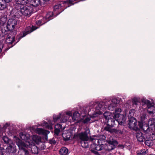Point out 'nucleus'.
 Segmentation results:
<instances>
[{
    "label": "nucleus",
    "mask_w": 155,
    "mask_h": 155,
    "mask_svg": "<svg viewBox=\"0 0 155 155\" xmlns=\"http://www.w3.org/2000/svg\"><path fill=\"white\" fill-rule=\"evenodd\" d=\"M37 28L33 26H32V28L30 26L27 27L26 28L25 31L23 32V35L21 36V37L22 38L25 37L26 35L31 32Z\"/></svg>",
    "instance_id": "nucleus-19"
},
{
    "label": "nucleus",
    "mask_w": 155,
    "mask_h": 155,
    "mask_svg": "<svg viewBox=\"0 0 155 155\" xmlns=\"http://www.w3.org/2000/svg\"><path fill=\"white\" fill-rule=\"evenodd\" d=\"M105 102H101L98 104L96 107V112L92 115L93 117H96L100 114L105 110L107 107Z\"/></svg>",
    "instance_id": "nucleus-4"
},
{
    "label": "nucleus",
    "mask_w": 155,
    "mask_h": 155,
    "mask_svg": "<svg viewBox=\"0 0 155 155\" xmlns=\"http://www.w3.org/2000/svg\"><path fill=\"white\" fill-rule=\"evenodd\" d=\"M73 0H66L62 2L61 4H59L57 5H55L54 7V11H56L60 9L61 8L62 6L61 5L63 4L64 6H66V7L70 6L71 5H73L74 3H72Z\"/></svg>",
    "instance_id": "nucleus-11"
},
{
    "label": "nucleus",
    "mask_w": 155,
    "mask_h": 155,
    "mask_svg": "<svg viewBox=\"0 0 155 155\" xmlns=\"http://www.w3.org/2000/svg\"><path fill=\"white\" fill-rule=\"evenodd\" d=\"M129 127L132 130L137 131L138 128L136 120L134 117L130 118L129 120Z\"/></svg>",
    "instance_id": "nucleus-10"
},
{
    "label": "nucleus",
    "mask_w": 155,
    "mask_h": 155,
    "mask_svg": "<svg viewBox=\"0 0 155 155\" xmlns=\"http://www.w3.org/2000/svg\"><path fill=\"white\" fill-rule=\"evenodd\" d=\"M148 153V150L147 149H142L137 151V155H145Z\"/></svg>",
    "instance_id": "nucleus-31"
},
{
    "label": "nucleus",
    "mask_w": 155,
    "mask_h": 155,
    "mask_svg": "<svg viewBox=\"0 0 155 155\" xmlns=\"http://www.w3.org/2000/svg\"><path fill=\"white\" fill-rule=\"evenodd\" d=\"M105 140L104 139L102 140L101 139H97L95 140V143H97V144L101 145H103L104 144L103 143L104 142Z\"/></svg>",
    "instance_id": "nucleus-37"
},
{
    "label": "nucleus",
    "mask_w": 155,
    "mask_h": 155,
    "mask_svg": "<svg viewBox=\"0 0 155 155\" xmlns=\"http://www.w3.org/2000/svg\"><path fill=\"white\" fill-rule=\"evenodd\" d=\"M91 152H92L93 153H94L95 154H97V153H98L96 151H95L94 150H93L91 149Z\"/></svg>",
    "instance_id": "nucleus-49"
},
{
    "label": "nucleus",
    "mask_w": 155,
    "mask_h": 155,
    "mask_svg": "<svg viewBox=\"0 0 155 155\" xmlns=\"http://www.w3.org/2000/svg\"><path fill=\"white\" fill-rule=\"evenodd\" d=\"M132 102L134 104H137L138 102V100L137 98L134 97L133 99Z\"/></svg>",
    "instance_id": "nucleus-42"
},
{
    "label": "nucleus",
    "mask_w": 155,
    "mask_h": 155,
    "mask_svg": "<svg viewBox=\"0 0 155 155\" xmlns=\"http://www.w3.org/2000/svg\"><path fill=\"white\" fill-rule=\"evenodd\" d=\"M25 153H26L28 152V151L27 150H25Z\"/></svg>",
    "instance_id": "nucleus-54"
},
{
    "label": "nucleus",
    "mask_w": 155,
    "mask_h": 155,
    "mask_svg": "<svg viewBox=\"0 0 155 155\" xmlns=\"http://www.w3.org/2000/svg\"><path fill=\"white\" fill-rule=\"evenodd\" d=\"M91 148L97 150H101L104 148L103 145H99L97 144L96 143H93L91 145Z\"/></svg>",
    "instance_id": "nucleus-22"
},
{
    "label": "nucleus",
    "mask_w": 155,
    "mask_h": 155,
    "mask_svg": "<svg viewBox=\"0 0 155 155\" xmlns=\"http://www.w3.org/2000/svg\"><path fill=\"white\" fill-rule=\"evenodd\" d=\"M36 23L38 25H40L41 23V21H38L36 22Z\"/></svg>",
    "instance_id": "nucleus-50"
},
{
    "label": "nucleus",
    "mask_w": 155,
    "mask_h": 155,
    "mask_svg": "<svg viewBox=\"0 0 155 155\" xmlns=\"http://www.w3.org/2000/svg\"><path fill=\"white\" fill-rule=\"evenodd\" d=\"M148 124L151 128L155 127V118L150 119L148 122Z\"/></svg>",
    "instance_id": "nucleus-32"
},
{
    "label": "nucleus",
    "mask_w": 155,
    "mask_h": 155,
    "mask_svg": "<svg viewBox=\"0 0 155 155\" xmlns=\"http://www.w3.org/2000/svg\"><path fill=\"white\" fill-rule=\"evenodd\" d=\"M149 139L152 141L153 140L155 139V135L153 134H152V135H150L149 137Z\"/></svg>",
    "instance_id": "nucleus-43"
},
{
    "label": "nucleus",
    "mask_w": 155,
    "mask_h": 155,
    "mask_svg": "<svg viewBox=\"0 0 155 155\" xmlns=\"http://www.w3.org/2000/svg\"><path fill=\"white\" fill-rule=\"evenodd\" d=\"M18 23V21L16 19H10L8 21L7 25L6 26V28L7 30L12 31L16 28Z\"/></svg>",
    "instance_id": "nucleus-7"
},
{
    "label": "nucleus",
    "mask_w": 155,
    "mask_h": 155,
    "mask_svg": "<svg viewBox=\"0 0 155 155\" xmlns=\"http://www.w3.org/2000/svg\"><path fill=\"white\" fill-rule=\"evenodd\" d=\"M142 101L143 109H147L148 113L150 114H153L154 113V107L153 106V104L152 102L151 103L149 100L145 99H143Z\"/></svg>",
    "instance_id": "nucleus-3"
},
{
    "label": "nucleus",
    "mask_w": 155,
    "mask_h": 155,
    "mask_svg": "<svg viewBox=\"0 0 155 155\" xmlns=\"http://www.w3.org/2000/svg\"><path fill=\"white\" fill-rule=\"evenodd\" d=\"M149 155H155V154H154L153 153H152V154H150Z\"/></svg>",
    "instance_id": "nucleus-53"
},
{
    "label": "nucleus",
    "mask_w": 155,
    "mask_h": 155,
    "mask_svg": "<svg viewBox=\"0 0 155 155\" xmlns=\"http://www.w3.org/2000/svg\"><path fill=\"white\" fill-rule=\"evenodd\" d=\"M115 111L114 112V113L115 115L114 117H119V116L121 114L119 115V114L120 113L121 111V110L120 108H117L115 109Z\"/></svg>",
    "instance_id": "nucleus-34"
},
{
    "label": "nucleus",
    "mask_w": 155,
    "mask_h": 155,
    "mask_svg": "<svg viewBox=\"0 0 155 155\" xmlns=\"http://www.w3.org/2000/svg\"><path fill=\"white\" fill-rule=\"evenodd\" d=\"M2 139L4 142L7 144H9L10 141H12L11 140L9 139L8 137L5 136H4L2 137Z\"/></svg>",
    "instance_id": "nucleus-36"
},
{
    "label": "nucleus",
    "mask_w": 155,
    "mask_h": 155,
    "mask_svg": "<svg viewBox=\"0 0 155 155\" xmlns=\"http://www.w3.org/2000/svg\"><path fill=\"white\" fill-rule=\"evenodd\" d=\"M62 12V11H60V12H59L58 11V12H59V13H60L61 12Z\"/></svg>",
    "instance_id": "nucleus-55"
},
{
    "label": "nucleus",
    "mask_w": 155,
    "mask_h": 155,
    "mask_svg": "<svg viewBox=\"0 0 155 155\" xmlns=\"http://www.w3.org/2000/svg\"><path fill=\"white\" fill-rule=\"evenodd\" d=\"M44 1H45V2H46V1H48L49 0H43Z\"/></svg>",
    "instance_id": "nucleus-52"
},
{
    "label": "nucleus",
    "mask_w": 155,
    "mask_h": 155,
    "mask_svg": "<svg viewBox=\"0 0 155 155\" xmlns=\"http://www.w3.org/2000/svg\"><path fill=\"white\" fill-rule=\"evenodd\" d=\"M53 124L52 123L51 120H49L48 121V123L43 121L41 124V125L42 126L45 127L46 128L49 129H52V125Z\"/></svg>",
    "instance_id": "nucleus-21"
},
{
    "label": "nucleus",
    "mask_w": 155,
    "mask_h": 155,
    "mask_svg": "<svg viewBox=\"0 0 155 155\" xmlns=\"http://www.w3.org/2000/svg\"><path fill=\"white\" fill-rule=\"evenodd\" d=\"M64 129V128H63V129L62 128V126L60 124H57L55 126L54 130L55 134L57 135H58L59 133L61 132V131H62Z\"/></svg>",
    "instance_id": "nucleus-23"
},
{
    "label": "nucleus",
    "mask_w": 155,
    "mask_h": 155,
    "mask_svg": "<svg viewBox=\"0 0 155 155\" xmlns=\"http://www.w3.org/2000/svg\"><path fill=\"white\" fill-rule=\"evenodd\" d=\"M45 148V146L44 144H42L41 146V150H44Z\"/></svg>",
    "instance_id": "nucleus-48"
},
{
    "label": "nucleus",
    "mask_w": 155,
    "mask_h": 155,
    "mask_svg": "<svg viewBox=\"0 0 155 155\" xmlns=\"http://www.w3.org/2000/svg\"><path fill=\"white\" fill-rule=\"evenodd\" d=\"M41 3L40 0H29V4L34 6H37Z\"/></svg>",
    "instance_id": "nucleus-25"
},
{
    "label": "nucleus",
    "mask_w": 155,
    "mask_h": 155,
    "mask_svg": "<svg viewBox=\"0 0 155 155\" xmlns=\"http://www.w3.org/2000/svg\"><path fill=\"white\" fill-rule=\"evenodd\" d=\"M150 126L147 125V124L143 125L142 129L144 132H148L149 130V126Z\"/></svg>",
    "instance_id": "nucleus-38"
},
{
    "label": "nucleus",
    "mask_w": 155,
    "mask_h": 155,
    "mask_svg": "<svg viewBox=\"0 0 155 155\" xmlns=\"http://www.w3.org/2000/svg\"><path fill=\"white\" fill-rule=\"evenodd\" d=\"M6 18L5 17H2L0 19V25L1 26H5L7 25L6 24Z\"/></svg>",
    "instance_id": "nucleus-33"
},
{
    "label": "nucleus",
    "mask_w": 155,
    "mask_h": 155,
    "mask_svg": "<svg viewBox=\"0 0 155 155\" xmlns=\"http://www.w3.org/2000/svg\"><path fill=\"white\" fill-rule=\"evenodd\" d=\"M28 144H27V145L24 143H23L21 141L18 140L17 142V144L18 147L21 150H24L25 147H29L31 148V151L32 153L37 154L38 153V150L37 147L35 145V144L33 141H31V143L29 141L26 142Z\"/></svg>",
    "instance_id": "nucleus-2"
},
{
    "label": "nucleus",
    "mask_w": 155,
    "mask_h": 155,
    "mask_svg": "<svg viewBox=\"0 0 155 155\" xmlns=\"http://www.w3.org/2000/svg\"><path fill=\"white\" fill-rule=\"evenodd\" d=\"M112 123L114 124L113 125H111L109 123H107L104 128V130L111 133L122 134V132L121 130L112 128V127L116 125V123L112 122Z\"/></svg>",
    "instance_id": "nucleus-8"
},
{
    "label": "nucleus",
    "mask_w": 155,
    "mask_h": 155,
    "mask_svg": "<svg viewBox=\"0 0 155 155\" xmlns=\"http://www.w3.org/2000/svg\"><path fill=\"white\" fill-rule=\"evenodd\" d=\"M28 2V0H15V9L19 8L21 6H24V5L27 4Z\"/></svg>",
    "instance_id": "nucleus-14"
},
{
    "label": "nucleus",
    "mask_w": 155,
    "mask_h": 155,
    "mask_svg": "<svg viewBox=\"0 0 155 155\" xmlns=\"http://www.w3.org/2000/svg\"><path fill=\"white\" fill-rule=\"evenodd\" d=\"M80 114L78 112L76 111L73 113L72 116V120L75 123H80Z\"/></svg>",
    "instance_id": "nucleus-17"
},
{
    "label": "nucleus",
    "mask_w": 155,
    "mask_h": 155,
    "mask_svg": "<svg viewBox=\"0 0 155 155\" xmlns=\"http://www.w3.org/2000/svg\"><path fill=\"white\" fill-rule=\"evenodd\" d=\"M145 144L146 145H147L148 146H151L153 144V141L152 140H151L150 139L149 140H147L145 141Z\"/></svg>",
    "instance_id": "nucleus-39"
},
{
    "label": "nucleus",
    "mask_w": 155,
    "mask_h": 155,
    "mask_svg": "<svg viewBox=\"0 0 155 155\" xmlns=\"http://www.w3.org/2000/svg\"><path fill=\"white\" fill-rule=\"evenodd\" d=\"M126 111H125V115H126Z\"/></svg>",
    "instance_id": "nucleus-56"
},
{
    "label": "nucleus",
    "mask_w": 155,
    "mask_h": 155,
    "mask_svg": "<svg viewBox=\"0 0 155 155\" xmlns=\"http://www.w3.org/2000/svg\"><path fill=\"white\" fill-rule=\"evenodd\" d=\"M63 137L66 140H69L70 137V135H68V136H67L66 134H63Z\"/></svg>",
    "instance_id": "nucleus-44"
},
{
    "label": "nucleus",
    "mask_w": 155,
    "mask_h": 155,
    "mask_svg": "<svg viewBox=\"0 0 155 155\" xmlns=\"http://www.w3.org/2000/svg\"><path fill=\"white\" fill-rule=\"evenodd\" d=\"M108 143L110 145V146H111V148H110V149H113L115 145L117 144V141L115 140L112 139L111 140H109L108 141Z\"/></svg>",
    "instance_id": "nucleus-27"
},
{
    "label": "nucleus",
    "mask_w": 155,
    "mask_h": 155,
    "mask_svg": "<svg viewBox=\"0 0 155 155\" xmlns=\"http://www.w3.org/2000/svg\"><path fill=\"white\" fill-rule=\"evenodd\" d=\"M49 142L50 143L53 144H55L56 143V141L53 139L50 140Z\"/></svg>",
    "instance_id": "nucleus-45"
},
{
    "label": "nucleus",
    "mask_w": 155,
    "mask_h": 155,
    "mask_svg": "<svg viewBox=\"0 0 155 155\" xmlns=\"http://www.w3.org/2000/svg\"><path fill=\"white\" fill-rule=\"evenodd\" d=\"M92 116L91 117H86L84 118H81L80 120V123H83L84 124H87L91 120V118H93Z\"/></svg>",
    "instance_id": "nucleus-29"
},
{
    "label": "nucleus",
    "mask_w": 155,
    "mask_h": 155,
    "mask_svg": "<svg viewBox=\"0 0 155 155\" xmlns=\"http://www.w3.org/2000/svg\"><path fill=\"white\" fill-rule=\"evenodd\" d=\"M104 116L106 119V123H109L111 125H113L114 124L112 122H117V121H115V117L110 112H105L104 114Z\"/></svg>",
    "instance_id": "nucleus-6"
},
{
    "label": "nucleus",
    "mask_w": 155,
    "mask_h": 155,
    "mask_svg": "<svg viewBox=\"0 0 155 155\" xmlns=\"http://www.w3.org/2000/svg\"><path fill=\"white\" fill-rule=\"evenodd\" d=\"M106 105H108V109L110 111H112L116 109L119 103V100L117 98H114L111 100L105 102Z\"/></svg>",
    "instance_id": "nucleus-5"
},
{
    "label": "nucleus",
    "mask_w": 155,
    "mask_h": 155,
    "mask_svg": "<svg viewBox=\"0 0 155 155\" xmlns=\"http://www.w3.org/2000/svg\"><path fill=\"white\" fill-rule=\"evenodd\" d=\"M9 146L6 149V151L8 153H13L16 152L15 146L13 142L10 141Z\"/></svg>",
    "instance_id": "nucleus-13"
},
{
    "label": "nucleus",
    "mask_w": 155,
    "mask_h": 155,
    "mask_svg": "<svg viewBox=\"0 0 155 155\" xmlns=\"http://www.w3.org/2000/svg\"><path fill=\"white\" fill-rule=\"evenodd\" d=\"M15 16L16 18H19L22 15L29 16L32 12V8L28 5L21 6L19 8L15 9Z\"/></svg>",
    "instance_id": "nucleus-1"
},
{
    "label": "nucleus",
    "mask_w": 155,
    "mask_h": 155,
    "mask_svg": "<svg viewBox=\"0 0 155 155\" xmlns=\"http://www.w3.org/2000/svg\"><path fill=\"white\" fill-rule=\"evenodd\" d=\"M118 117V119L115 118V121L117 122V123H116V125L117 124L121 125H123L125 123L126 119L123 115H120Z\"/></svg>",
    "instance_id": "nucleus-16"
},
{
    "label": "nucleus",
    "mask_w": 155,
    "mask_h": 155,
    "mask_svg": "<svg viewBox=\"0 0 155 155\" xmlns=\"http://www.w3.org/2000/svg\"><path fill=\"white\" fill-rule=\"evenodd\" d=\"M2 149H3L2 148H1V147L0 148V150H1V151L2 150Z\"/></svg>",
    "instance_id": "nucleus-51"
},
{
    "label": "nucleus",
    "mask_w": 155,
    "mask_h": 155,
    "mask_svg": "<svg viewBox=\"0 0 155 155\" xmlns=\"http://www.w3.org/2000/svg\"><path fill=\"white\" fill-rule=\"evenodd\" d=\"M32 141L36 143H38L40 141H41L40 137L37 135H34L32 137ZM32 141V140H31Z\"/></svg>",
    "instance_id": "nucleus-30"
},
{
    "label": "nucleus",
    "mask_w": 155,
    "mask_h": 155,
    "mask_svg": "<svg viewBox=\"0 0 155 155\" xmlns=\"http://www.w3.org/2000/svg\"><path fill=\"white\" fill-rule=\"evenodd\" d=\"M59 115H54L53 116V120L54 122L58 121L60 119V121L61 122L64 123L66 122L68 120V117L67 115L65 114H62V113H60Z\"/></svg>",
    "instance_id": "nucleus-9"
},
{
    "label": "nucleus",
    "mask_w": 155,
    "mask_h": 155,
    "mask_svg": "<svg viewBox=\"0 0 155 155\" xmlns=\"http://www.w3.org/2000/svg\"><path fill=\"white\" fill-rule=\"evenodd\" d=\"M65 114L66 115H68L70 116H72V112L70 111H67Z\"/></svg>",
    "instance_id": "nucleus-46"
},
{
    "label": "nucleus",
    "mask_w": 155,
    "mask_h": 155,
    "mask_svg": "<svg viewBox=\"0 0 155 155\" xmlns=\"http://www.w3.org/2000/svg\"><path fill=\"white\" fill-rule=\"evenodd\" d=\"M139 126L141 129H142L143 125L142 122H139L138 124Z\"/></svg>",
    "instance_id": "nucleus-47"
},
{
    "label": "nucleus",
    "mask_w": 155,
    "mask_h": 155,
    "mask_svg": "<svg viewBox=\"0 0 155 155\" xmlns=\"http://www.w3.org/2000/svg\"><path fill=\"white\" fill-rule=\"evenodd\" d=\"M15 41L14 36H12L11 34H9L7 35L6 40V42L9 44H12Z\"/></svg>",
    "instance_id": "nucleus-26"
},
{
    "label": "nucleus",
    "mask_w": 155,
    "mask_h": 155,
    "mask_svg": "<svg viewBox=\"0 0 155 155\" xmlns=\"http://www.w3.org/2000/svg\"><path fill=\"white\" fill-rule=\"evenodd\" d=\"M35 131L36 133L39 134H42L43 135H47L50 133L49 131L45 130L42 128H36Z\"/></svg>",
    "instance_id": "nucleus-20"
},
{
    "label": "nucleus",
    "mask_w": 155,
    "mask_h": 155,
    "mask_svg": "<svg viewBox=\"0 0 155 155\" xmlns=\"http://www.w3.org/2000/svg\"><path fill=\"white\" fill-rule=\"evenodd\" d=\"M19 136L21 139L25 141V143H24V142H23L22 140L21 141L23 143H25L26 145L27 143L28 144V143H26L27 141L28 142L29 141V142H30L31 143V141H32L31 140H30L29 139L30 137V135L28 134H26L24 132H21L19 134ZM18 140L21 141V140H20V139H18V140H17L16 142H17L18 141Z\"/></svg>",
    "instance_id": "nucleus-12"
},
{
    "label": "nucleus",
    "mask_w": 155,
    "mask_h": 155,
    "mask_svg": "<svg viewBox=\"0 0 155 155\" xmlns=\"http://www.w3.org/2000/svg\"><path fill=\"white\" fill-rule=\"evenodd\" d=\"M87 141L82 140L81 142V146L84 148H86L88 147V145L87 142Z\"/></svg>",
    "instance_id": "nucleus-40"
},
{
    "label": "nucleus",
    "mask_w": 155,
    "mask_h": 155,
    "mask_svg": "<svg viewBox=\"0 0 155 155\" xmlns=\"http://www.w3.org/2000/svg\"><path fill=\"white\" fill-rule=\"evenodd\" d=\"M135 112V110L134 109H132L130 110L129 112L128 117L131 118L133 117V116L134 115Z\"/></svg>",
    "instance_id": "nucleus-41"
},
{
    "label": "nucleus",
    "mask_w": 155,
    "mask_h": 155,
    "mask_svg": "<svg viewBox=\"0 0 155 155\" xmlns=\"http://www.w3.org/2000/svg\"><path fill=\"white\" fill-rule=\"evenodd\" d=\"M59 152L60 154L61 155H67L68 150L66 147H63L60 149Z\"/></svg>",
    "instance_id": "nucleus-28"
},
{
    "label": "nucleus",
    "mask_w": 155,
    "mask_h": 155,
    "mask_svg": "<svg viewBox=\"0 0 155 155\" xmlns=\"http://www.w3.org/2000/svg\"><path fill=\"white\" fill-rule=\"evenodd\" d=\"M53 15V13L51 12H49L47 14L45 17L46 19H48L47 21H49L51 19V18L52 17Z\"/></svg>",
    "instance_id": "nucleus-35"
},
{
    "label": "nucleus",
    "mask_w": 155,
    "mask_h": 155,
    "mask_svg": "<svg viewBox=\"0 0 155 155\" xmlns=\"http://www.w3.org/2000/svg\"><path fill=\"white\" fill-rule=\"evenodd\" d=\"M136 138L138 141L142 142L144 138V135L141 132H137L136 134Z\"/></svg>",
    "instance_id": "nucleus-24"
},
{
    "label": "nucleus",
    "mask_w": 155,
    "mask_h": 155,
    "mask_svg": "<svg viewBox=\"0 0 155 155\" xmlns=\"http://www.w3.org/2000/svg\"><path fill=\"white\" fill-rule=\"evenodd\" d=\"M12 0H0V10H2L6 8L7 3L11 2Z\"/></svg>",
    "instance_id": "nucleus-18"
},
{
    "label": "nucleus",
    "mask_w": 155,
    "mask_h": 155,
    "mask_svg": "<svg viewBox=\"0 0 155 155\" xmlns=\"http://www.w3.org/2000/svg\"><path fill=\"white\" fill-rule=\"evenodd\" d=\"M77 137L81 141H87L89 140V137L86 131L78 134L77 135Z\"/></svg>",
    "instance_id": "nucleus-15"
}]
</instances>
